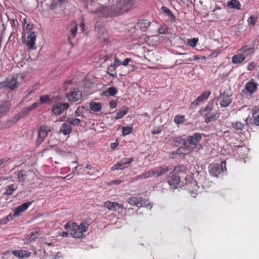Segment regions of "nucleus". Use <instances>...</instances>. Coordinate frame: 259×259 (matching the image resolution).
<instances>
[{
  "label": "nucleus",
  "instance_id": "obj_1",
  "mask_svg": "<svg viewBox=\"0 0 259 259\" xmlns=\"http://www.w3.org/2000/svg\"><path fill=\"white\" fill-rule=\"evenodd\" d=\"M134 6V0H119L116 5L103 9L102 12L105 17L120 15L128 12Z\"/></svg>",
  "mask_w": 259,
  "mask_h": 259
},
{
  "label": "nucleus",
  "instance_id": "obj_2",
  "mask_svg": "<svg viewBox=\"0 0 259 259\" xmlns=\"http://www.w3.org/2000/svg\"><path fill=\"white\" fill-rule=\"evenodd\" d=\"M88 227L84 226L82 223H81L79 226L75 223H72L71 225L69 223H67L65 225V229L73 238H79L83 236V232L87 230Z\"/></svg>",
  "mask_w": 259,
  "mask_h": 259
},
{
  "label": "nucleus",
  "instance_id": "obj_3",
  "mask_svg": "<svg viewBox=\"0 0 259 259\" xmlns=\"http://www.w3.org/2000/svg\"><path fill=\"white\" fill-rule=\"evenodd\" d=\"M18 85V82L16 77H12L11 78H7L4 81L0 82V90L5 88L13 90L17 88Z\"/></svg>",
  "mask_w": 259,
  "mask_h": 259
},
{
  "label": "nucleus",
  "instance_id": "obj_4",
  "mask_svg": "<svg viewBox=\"0 0 259 259\" xmlns=\"http://www.w3.org/2000/svg\"><path fill=\"white\" fill-rule=\"evenodd\" d=\"M128 203L132 205H136L138 207H149L151 209L152 205L147 204L146 200L141 197H130L128 200Z\"/></svg>",
  "mask_w": 259,
  "mask_h": 259
},
{
  "label": "nucleus",
  "instance_id": "obj_5",
  "mask_svg": "<svg viewBox=\"0 0 259 259\" xmlns=\"http://www.w3.org/2000/svg\"><path fill=\"white\" fill-rule=\"evenodd\" d=\"M201 139V135L199 133H195L192 136H189L187 139V145L192 149L198 148V143Z\"/></svg>",
  "mask_w": 259,
  "mask_h": 259
},
{
  "label": "nucleus",
  "instance_id": "obj_6",
  "mask_svg": "<svg viewBox=\"0 0 259 259\" xmlns=\"http://www.w3.org/2000/svg\"><path fill=\"white\" fill-rule=\"evenodd\" d=\"M133 158H123L118 162H117V163L112 166L111 169L112 170L118 169L122 170L124 168L127 167L128 165L133 162Z\"/></svg>",
  "mask_w": 259,
  "mask_h": 259
},
{
  "label": "nucleus",
  "instance_id": "obj_7",
  "mask_svg": "<svg viewBox=\"0 0 259 259\" xmlns=\"http://www.w3.org/2000/svg\"><path fill=\"white\" fill-rule=\"evenodd\" d=\"M50 131L51 130L47 125H41L38 131V138L36 141V143L38 145L40 144Z\"/></svg>",
  "mask_w": 259,
  "mask_h": 259
},
{
  "label": "nucleus",
  "instance_id": "obj_8",
  "mask_svg": "<svg viewBox=\"0 0 259 259\" xmlns=\"http://www.w3.org/2000/svg\"><path fill=\"white\" fill-rule=\"evenodd\" d=\"M69 107L68 104L60 103L54 105L52 109V111L56 115L61 114L64 111L67 109Z\"/></svg>",
  "mask_w": 259,
  "mask_h": 259
},
{
  "label": "nucleus",
  "instance_id": "obj_9",
  "mask_svg": "<svg viewBox=\"0 0 259 259\" xmlns=\"http://www.w3.org/2000/svg\"><path fill=\"white\" fill-rule=\"evenodd\" d=\"M40 104L39 102H36L32 104L29 107L23 109L21 112L18 113L17 115L19 116V118L21 119L29 114V113L34 110L37 106Z\"/></svg>",
  "mask_w": 259,
  "mask_h": 259
},
{
  "label": "nucleus",
  "instance_id": "obj_10",
  "mask_svg": "<svg viewBox=\"0 0 259 259\" xmlns=\"http://www.w3.org/2000/svg\"><path fill=\"white\" fill-rule=\"evenodd\" d=\"M67 97L71 102H76L81 99L82 93L79 91H73L68 93L67 95Z\"/></svg>",
  "mask_w": 259,
  "mask_h": 259
},
{
  "label": "nucleus",
  "instance_id": "obj_11",
  "mask_svg": "<svg viewBox=\"0 0 259 259\" xmlns=\"http://www.w3.org/2000/svg\"><path fill=\"white\" fill-rule=\"evenodd\" d=\"M36 39V35L34 32H30L27 37V41L26 45L28 46L29 49L35 50L36 47L35 46V41Z\"/></svg>",
  "mask_w": 259,
  "mask_h": 259
},
{
  "label": "nucleus",
  "instance_id": "obj_12",
  "mask_svg": "<svg viewBox=\"0 0 259 259\" xmlns=\"http://www.w3.org/2000/svg\"><path fill=\"white\" fill-rule=\"evenodd\" d=\"M31 202H27L24 203L16 208L15 209L14 212L13 213V216H19L20 215V213L25 210H26L28 207L31 205Z\"/></svg>",
  "mask_w": 259,
  "mask_h": 259
},
{
  "label": "nucleus",
  "instance_id": "obj_13",
  "mask_svg": "<svg viewBox=\"0 0 259 259\" xmlns=\"http://www.w3.org/2000/svg\"><path fill=\"white\" fill-rule=\"evenodd\" d=\"M168 170V169L166 167H157L155 169H153L151 170H150L151 177H159Z\"/></svg>",
  "mask_w": 259,
  "mask_h": 259
},
{
  "label": "nucleus",
  "instance_id": "obj_14",
  "mask_svg": "<svg viewBox=\"0 0 259 259\" xmlns=\"http://www.w3.org/2000/svg\"><path fill=\"white\" fill-rule=\"evenodd\" d=\"M151 23L147 20H140L137 23V27L143 31H145L150 26Z\"/></svg>",
  "mask_w": 259,
  "mask_h": 259
},
{
  "label": "nucleus",
  "instance_id": "obj_15",
  "mask_svg": "<svg viewBox=\"0 0 259 259\" xmlns=\"http://www.w3.org/2000/svg\"><path fill=\"white\" fill-rule=\"evenodd\" d=\"M171 176L168 181V183L170 186H176L178 185L180 182V177L174 172L170 174Z\"/></svg>",
  "mask_w": 259,
  "mask_h": 259
},
{
  "label": "nucleus",
  "instance_id": "obj_16",
  "mask_svg": "<svg viewBox=\"0 0 259 259\" xmlns=\"http://www.w3.org/2000/svg\"><path fill=\"white\" fill-rule=\"evenodd\" d=\"M223 171L222 168L220 167L218 164L211 166L209 172L213 176L217 177L220 173Z\"/></svg>",
  "mask_w": 259,
  "mask_h": 259
},
{
  "label": "nucleus",
  "instance_id": "obj_17",
  "mask_svg": "<svg viewBox=\"0 0 259 259\" xmlns=\"http://www.w3.org/2000/svg\"><path fill=\"white\" fill-rule=\"evenodd\" d=\"M257 84L253 81V79L251 81L248 82L245 87V89L250 94H253L256 91Z\"/></svg>",
  "mask_w": 259,
  "mask_h": 259
},
{
  "label": "nucleus",
  "instance_id": "obj_18",
  "mask_svg": "<svg viewBox=\"0 0 259 259\" xmlns=\"http://www.w3.org/2000/svg\"><path fill=\"white\" fill-rule=\"evenodd\" d=\"M10 109V104L6 102L0 105V117L5 115Z\"/></svg>",
  "mask_w": 259,
  "mask_h": 259
},
{
  "label": "nucleus",
  "instance_id": "obj_19",
  "mask_svg": "<svg viewBox=\"0 0 259 259\" xmlns=\"http://www.w3.org/2000/svg\"><path fill=\"white\" fill-rule=\"evenodd\" d=\"M118 92V90L115 87H110L107 89V90L102 92V96H114Z\"/></svg>",
  "mask_w": 259,
  "mask_h": 259
},
{
  "label": "nucleus",
  "instance_id": "obj_20",
  "mask_svg": "<svg viewBox=\"0 0 259 259\" xmlns=\"http://www.w3.org/2000/svg\"><path fill=\"white\" fill-rule=\"evenodd\" d=\"M220 116V112L216 111L215 112L212 113L210 115L208 114L205 116V122L207 123L217 120Z\"/></svg>",
  "mask_w": 259,
  "mask_h": 259
},
{
  "label": "nucleus",
  "instance_id": "obj_21",
  "mask_svg": "<svg viewBox=\"0 0 259 259\" xmlns=\"http://www.w3.org/2000/svg\"><path fill=\"white\" fill-rule=\"evenodd\" d=\"M12 253L15 256L18 257L19 258L28 257L30 254V252L25 250H14L12 251Z\"/></svg>",
  "mask_w": 259,
  "mask_h": 259
},
{
  "label": "nucleus",
  "instance_id": "obj_22",
  "mask_svg": "<svg viewBox=\"0 0 259 259\" xmlns=\"http://www.w3.org/2000/svg\"><path fill=\"white\" fill-rule=\"evenodd\" d=\"M227 7L230 9L240 10L241 4L238 1L231 0L228 2Z\"/></svg>",
  "mask_w": 259,
  "mask_h": 259
},
{
  "label": "nucleus",
  "instance_id": "obj_23",
  "mask_svg": "<svg viewBox=\"0 0 259 259\" xmlns=\"http://www.w3.org/2000/svg\"><path fill=\"white\" fill-rule=\"evenodd\" d=\"M72 127L70 124L67 123H64L60 130H59L60 133H62L64 135H67L71 132Z\"/></svg>",
  "mask_w": 259,
  "mask_h": 259
},
{
  "label": "nucleus",
  "instance_id": "obj_24",
  "mask_svg": "<svg viewBox=\"0 0 259 259\" xmlns=\"http://www.w3.org/2000/svg\"><path fill=\"white\" fill-rule=\"evenodd\" d=\"M239 51L243 53L244 56H248L254 53V48L253 47H248L247 46H245L242 47V48L239 50Z\"/></svg>",
  "mask_w": 259,
  "mask_h": 259
},
{
  "label": "nucleus",
  "instance_id": "obj_25",
  "mask_svg": "<svg viewBox=\"0 0 259 259\" xmlns=\"http://www.w3.org/2000/svg\"><path fill=\"white\" fill-rule=\"evenodd\" d=\"M245 59V56L242 53H240L232 57V62L235 64L240 63L243 61Z\"/></svg>",
  "mask_w": 259,
  "mask_h": 259
},
{
  "label": "nucleus",
  "instance_id": "obj_26",
  "mask_svg": "<svg viewBox=\"0 0 259 259\" xmlns=\"http://www.w3.org/2000/svg\"><path fill=\"white\" fill-rule=\"evenodd\" d=\"M5 189L6 191L4 192V194L10 196L12 195L14 193V192L17 189V186L12 184L6 186Z\"/></svg>",
  "mask_w": 259,
  "mask_h": 259
},
{
  "label": "nucleus",
  "instance_id": "obj_27",
  "mask_svg": "<svg viewBox=\"0 0 259 259\" xmlns=\"http://www.w3.org/2000/svg\"><path fill=\"white\" fill-rule=\"evenodd\" d=\"M186 185L187 186V189L190 192L194 193L197 191L198 186L196 181H192L190 183H186Z\"/></svg>",
  "mask_w": 259,
  "mask_h": 259
},
{
  "label": "nucleus",
  "instance_id": "obj_28",
  "mask_svg": "<svg viewBox=\"0 0 259 259\" xmlns=\"http://www.w3.org/2000/svg\"><path fill=\"white\" fill-rule=\"evenodd\" d=\"M90 109L94 112H99L102 108V104L100 103L91 102L89 104Z\"/></svg>",
  "mask_w": 259,
  "mask_h": 259
},
{
  "label": "nucleus",
  "instance_id": "obj_29",
  "mask_svg": "<svg viewBox=\"0 0 259 259\" xmlns=\"http://www.w3.org/2000/svg\"><path fill=\"white\" fill-rule=\"evenodd\" d=\"M20 119L19 118V116L16 114L10 120L7 121V122L5 123V126L10 127L12 125L16 123Z\"/></svg>",
  "mask_w": 259,
  "mask_h": 259
},
{
  "label": "nucleus",
  "instance_id": "obj_30",
  "mask_svg": "<svg viewBox=\"0 0 259 259\" xmlns=\"http://www.w3.org/2000/svg\"><path fill=\"white\" fill-rule=\"evenodd\" d=\"M96 31H97V36L99 38L101 39H105L106 36V32L104 29H101V28H96Z\"/></svg>",
  "mask_w": 259,
  "mask_h": 259
},
{
  "label": "nucleus",
  "instance_id": "obj_31",
  "mask_svg": "<svg viewBox=\"0 0 259 259\" xmlns=\"http://www.w3.org/2000/svg\"><path fill=\"white\" fill-rule=\"evenodd\" d=\"M38 237V233L37 232H32L26 238L25 242L29 243Z\"/></svg>",
  "mask_w": 259,
  "mask_h": 259
},
{
  "label": "nucleus",
  "instance_id": "obj_32",
  "mask_svg": "<svg viewBox=\"0 0 259 259\" xmlns=\"http://www.w3.org/2000/svg\"><path fill=\"white\" fill-rule=\"evenodd\" d=\"M128 108L126 107H123L120 109L116 113V118L120 119L125 115L127 112Z\"/></svg>",
  "mask_w": 259,
  "mask_h": 259
},
{
  "label": "nucleus",
  "instance_id": "obj_33",
  "mask_svg": "<svg viewBox=\"0 0 259 259\" xmlns=\"http://www.w3.org/2000/svg\"><path fill=\"white\" fill-rule=\"evenodd\" d=\"M117 202H110L107 201L105 204V206L109 210H112L114 211H116Z\"/></svg>",
  "mask_w": 259,
  "mask_h": 259
},
{
  "label": "nucleus",
  "instance_id": "obj_34",
  "mask_svg": "<svg viewBox=\"0 0 259 259\" xmlns=\"http://www.w3.org/2000/svg\"><path fill=\"white\" fill-rule=\"evenodd\" d=\"M232 102V100L228 97H226L223 98L220 102V105L222 107H226L228 106Z\"/></svg>",
  "mask_w": 259,
  "mask_h": 259
},
{
  "label": "nucleus",
  "instance_id": "obj_35",
  "mask_svg": "<svg viewBox=\"0 0 259 259\" xmlns=\"http://www.w3.org/2000/svg\"><path fill=\"white\" fill-rule=\"evenodd\" d=\"M233 127L236 130H242L245 127V124L240 121H237L232 123Z\"/></svg>",
  "mask_w": 259,
  "mask_h": 259
},
{
  "label": "nucleus",
  "instance_id": "obj_36",
  "mask_svg": "<svg viewBox=\"0 0 259 259\" xmlns=\"http://www.w3.org/2000/svg\"><path fill=\"white\" fill-rule=\"evenodd\" d=\"M18 178L20 182L24 181L27 178L26 172L25 170H21L19 171L18 175Z\"/></svg>",
  "mask_w": 259,
  "mask_h": 259
},
{
  "label": "nucleus",
  "instance_id": "obj_37",
  "mask_svg": "<svg viewBox=\"0 0 259 259\" xmlns=\"http://www.w3.org/2000/svg\"><path fill=\"white\" fill-rule=\"evenodd\" d=\"M211 93L210 91H207L206 92H203L197 98L200 101V102H202L204 100L208 99Z\"/></svg>",
  "mask_w": 259,
  "mask_h": 259
},
{
  "label": "nucleus",
  "instance_id": "obj_38",
  "mask_svg": "<svg viewBox=\"0 0 259 259\" xmlns=\"http://www.w3.org/2000/svg\"><path fill=\"white\" fill-rule=\"evenodd\" d=\"M108 73L111 76L113 77H115L116 76V73L115 71V64L113 65H110L107 68Z\"/></svg>",
  "mask_w": 259,
  "mask_h": 259
},
{
  "label": "nucleus",
  "instance_id": "obj_39",
  "mask_svg": "<svg viewBox=\"0 0 259 259\" xmlns=\"http://www.w3.org/2000/svg\"><path fill=\"white\" fill-rule=\"evenodd\" d=\"M150 177H151L150 170L147 171L143 172L142 175L137 176L135 178V180H138L139 179H147V178H149Z\"/></svg>",
  "mask_w": 259,
  "mask_h": 259
},
{
  "label": "nucleus",
  "instance_id": "obj_40",
  "mask_svg": "<svg viewBox=\"0 0 259 259\" xmlns=\"http://www.w3.org/2000/svg\"><path fill=\"white\" fill-rule=\"evenodd\" d=\"M161 10L163 11V12L166 14L168 16H169L172 19H175V17L174 16L173 14L171 13L170 10L167 7H166L165 6L162 7Z\"/></svg>",
  "mask_w": 259,
  "mask_h": 259
},
{
  "label": "nucleus",
  "instance_id": "obj_41",
  "mask_svg": "<svg viewBox=\"0 0 259 259\" xmlns=\"http://www.w3.org/2000/svg\"><path fill=\"white\" fill-rule=\"evenodd\" d=\"M182 146L184 151V155H187L190 153L193 149L192 148L190 147V146H188L187 143L186 146H185V145H183Z\"/></svg>",
  "mask_w": 259,
  "mask_h": 259
},
{
  "label": "nucleus",
  "instance_id": "obj_42",
  "mask_svg": "<svg viewBox=\"0 0 259 259\" xmlns=\"http://www.w3.org/2000/svg\"><path fill=\"white\" fill-rule=\"evenodd\" d=\"M185 120V116L184 115H177L175 116L174 121L177 124H181Z\"/></svg>",
  "mask_w": 259,
  "mask_h": 259
},
{
  "label": "nucleus",
  "instance_id": "obj_43",
  "mask_svg": "<svg viewBox=\"0 0 259 259\" xmlns=\"http://www.w3.org/2000/svg\"><path fill=\"white\" fill-rule=\"evenodd\" d=\"M67 122H69L70 124H72L74 125H78V124L81 122V120L78 118H68L67 120Z\"/></svg>",
  "mask_w": 259,
  "mask_h": 259
},
{
  "label": "nucleus",
  "instance_id": "obj_44",
  "mask_svg": "<svg viewBox=\"0 0 259 259\" xmlns=\"http://www.w3.org/2000/svg\"><path fill=\"white\" fill-rule=\"evenodd\" d=\"M133 132V127H123L122 128V134L123 136H126L132 133Z\"/></svg>",
  "mask_w": 259,
  "mask_h": 259
},
{
  "label": "nucleus",
  "instance_id": "obj_45",
  "mask_svg": "<svg viewBox=\"0 0 259 259\" xmlns=\"http://www.w3.org/2000/svg\"><path fill=\"white\" fill-rule=\"evenodd\" d=\"M174 142L175 144L185 145L186 146V140L180 137L176 138Z\"/></svg>",
  "mask_w": 259,
  "mask_h": 259
},
{
  "label": "nucleus",
  "instance_id": "obj_46",
  "mask_svg": "<svg viewBox=\"0 0 259 259\" xmlns=\"http://www.w3.org/2000/svg\"><path fill=\"white\" fill-rule=\"evenodd\" d=\"M177 55H183V56H185V57H184L181 59V61L182 62H190V61H192V60L190 58L187 57L188 54L187 53H177Z\"/></svg>",
  "mask_w": 259,
  "mask_h": 259
},
{
  "label": "nucleus",
  "instance_id": "obj_47",
  "mask_svg": "<svg viewBox=\"0 0 259 259\" xmlns=\"http://www.w3.org/2000/svg\"><path fill=\"white\" fill-rule=\"evenodd\" d=\"M257 19V17L256 16H251L248 19V22L249 25H251L252 26L254 25Z\"/></svg>",
  "mask_w": 259,
  "mask_h": 259
},
{
  "label": "nucleus",
  "instance_id": "obj_48",
  "mask_svg": "<svg viewBox=\"0 0 259 259\" xmlns=\"http://www.w3.org/2000/svg\"><path fill=\"white\" fill-rule=\"evenodd\" d=\"M198 41V38H193L192 39H188V44L190 46L194 47L197 44Z\"/></svg>",
  "mask_w": 259,
  "mask_h": 259
},
{
  "label": "nucleus",
  "instance_id": "obj_49",
  "mask_svg": "<svg viewBox=\"0 0 259 259\" xmlns=\"http://www.w3.org/2000/svg\"><path fill=\"white\" fill-rule=\"evenodd\" d=\"M186 170H187V167L184 165L177 166L175 168V170L176 172H179V171L183 172V171H185Z\"/></svg>",
  "mask_w": 259,
  "mask_h": 259
},
{
  "label": "nucleus",
  "instance_id": "obj_50",
  "mask_svg": "<svg viewBox=\"0 0 259 259\" xmlns=\"http://www.w3.org/2000/svg\"><path fill=\"white\" fill-rule=\"evenodd\" d=\"M158 38V36L157 35H153L152 36H147L146 35H144V39L145 40V41L146 42L148 41V43H150L151 42V39H157Z\"/></svg>",
  "mask_w": 259,
  "mask_h": 259
},
{
  "label": "nucleus",
  "instance_id": "obj_51",
  "mask_svg": "<svg viewBox=\"0 0 259 259\" xmlns=\"http://www.w3.org/2000/svg\"><path fill=\"white\" fill-rule=\"evenodd\" d=\"M211 110H212V106H209L208 105L206 106V107L204 108V109L203 110H202V114H203V112H207V113H205V115H204V116H206V115L209 114V112L211 111Z\"/></svg>",
  "mask_w": 259,
  "mask_h": 259
},
{
  "label": "nucleus",
  "instance_id": "obj_52",
  "mask_svg": "<svg viewBox=\"0 0 259 259\" xmlns=\"http://www.w3.org/2000/svg\"><path fill=\"white\" fill-rule=\"evenodd\" d=\"M50 100V97L49 95H45L40 97V101L41 103H46Z\"/></svg>",
  "mask_w": 259,
  "mask_h": 259
},
{
  "label": "nucleus",
  "instance_id": "obj_53",
  "mask_svg": "<svg viewBox=\"0 0 259 259\" xmlns=\"http://www.w3.org/2000/svg\"><path fill=\"white\" fill-rule=\"evenodd\" d=\"M253 116L254 117L253 121L255 125H259V113H253Z\"/></svg>",
  "mask_w": 259,
  "mask_h": 259
},
{
  "label": "nucleus",
  "instance_id": "obj_54",
  "mask_svg": "<svg viewBox=\"0 0 259 259\" xmlns=\"http://www.w3.org/2000/svg\"><path fill=\"white\" fill-rule=\"evenodd\" d=\"M200 101L197 98L193 102L191 103L190 107H192L194 106H197L200 103Z\"/></svg>",
  "mask_w": 259,
  "mask_h": 259
},
{
  "label": "nucleus",
  "instance_id": "obj_55",
  "mask_svg": "<svg viewBox=\"0 0 259 259\" xmlns=\"http://www.w3.org/2000/svg\"><path fill=\"white\" fill-rule=\"evenodd\" d=\"M168 28L167 27L165 28H160L158 29V32L160 34H165L167 32Z\"/></svg>",
  "mask_w": 259,
  "mask_h": 259
},
{
  "label": "nucleus",
  "instance_id": "obj_56",
  "mask_svg": "<svg viewBox=\"0 0 259 259\" xmlns=\"http://www.w3.org/2000/svg\"><path fill=\"white\" fill-rule=\"evenodd\" d=\"M121 183V181L119 180H113L111 181L109 185H116V184H120Z\"/></svg>",
  "mask_w": 259,
  "mask_h": 259
},
{
  "label": "nucleus",
  "instance_id": "obj_57",
  "mask_svg": "<svg viewBox=\"0 0 259 259\" xmlns=\"http://www.w3.org/2000/svg\"><path fill=\"white\" fill-rule=\"evenodd\" d=\"M119 145V142L116 141L115 143H111L110 144V147L112 149H115Z\"/></svg>",
  "mask_w": 259,
  "mask_h": 259
},
{
  "label": "nucleus",
  "instance_id": "obj_58",
  "mask_svg": "<svg viewBox=\"0 0 259 259\" xmlns=\"http://www.w3.org/2000/svg\"><path fill=\"white\" fill-rule=\"evenodd\" d=\"M117 106L116 102L115 101H111L110 102V106L111 108H115Z\"/></svg>",
  "mask_w": 259,
  "mask_h": 259
},
{
  "label": "nucleus",
  "instance_id": "obj_59",
  "mask_svg": "<svg viewBox=\"0 0 259 259\" xmlns=\"http://www.w3.org/2000/svg\"><path fill=\"white\" fill-rule=\"evenodd\" d=\"M183 148H182V146H181L180 148H179L177 151H176V153L177 154H183L184 155V151L183 150Z\"/></svg>",
  "mask_w": 259,
  "mask_h": 259
},
{
  "label": "nucleus",
  "instance_id": "obj_60",
  "mask_svg": "<svg viewBox=\"0 0 259 259\" xmlns=\"http://www.w3.org/2000/svg\"><path fill=\"white\" fill-rule=\"evenodd\" d=\"M132 61V59H130V58H127L126 59H125L123 62H122V64L124 65V66H127L128 64V63L130 62H131Z\"/></svg>",
  "mask_w": 259,
  "mask_h": 259
},
{
  "label": "nucleus",
  "instance_id": "obj_61",
  "mask_svg": "<svg viewBox=\"0 0 259 259\" xmlns=\"http://www.w3.org/2000/svg\"><path fill=\"white\" fill-rule=\"evenodd\" d=\"M76 31H77V27L75 26L74 27V28H72L71 29V34L74 37L76 35Z\"/></svg>",
  "mask_w": 259,
  "mask_h": 259
},
{
  "label": "nucleus",
  "instance_id": "obj_62",
  "mask_svg": "<svg viewBox=\"0 0 259 259\" xmlns=\"http://www.w3.org/2000/svg\"><path fill=\"white\" fill-rule=\"evenodd\" d=\"M55 151L56 153H57L58 154H63L64 153H65L64 151L63 150H60L58 148L55 147Z\"/></svg>",
  "mask_w": 259,
  "mask_h": 259
},
{
  "label": "nucleus",
  "instance_id": "obj_63",
  "mask_svg": "<svg viewBox=\"0 0 259 259\" xmlns=\"http://www.w3.org/2000/svg\"><path fill=\"white\" fill-rule=\"evenodd\" d=\"M13 215H8V216H7L6 217H5V220L7 221L8 222H9V221L10 220H13Z\"/></svg>",
  "mask_w": 259,
  "mask_h": 259
},
{
  "label": "nucleus",
  "instance_id": "obj_64",
  "mask_svg": "<svg viewBox=\"0 0 259 259\" xmlns=\"http://www.w3.org/2000/svg\"><path fill=\"white\" fill-rule=\"evenodd\" d=\"M33 25L32 24H28L27 25H26V29L27 30H31L33 28Z\"/></svg>",
  "mask_w": 259,
  "mask_h": 259
}]
</instances>
